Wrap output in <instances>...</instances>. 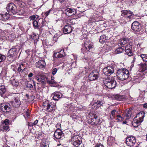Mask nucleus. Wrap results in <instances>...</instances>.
Masks as SVG:
<instances>
[{"mask_svg":"<svg viewBox=\"0 0 147 147\" xmlns=\"http://www.w3.org/2000/svg\"><path fill=\"white\" fill-rule=\"evenodd\" d=\"M108 38H109V37H100L99 41L101 43H104L106 42L107 40L108 39Z\"/></svg>","mask_w":147,"mask_h":147,"instance_id":"c9c22d12","label":"nucleus"},{"mask_svg":"<svg viewBox=\"0 0 147 147\" xmlns=\"http://www.w3.org/2000/svg\"><path fill=\"white\" fill-rule=\"evenodd\" d=\"M26 96H27V97H28L29 96V95H28V94H26Z\"/></svg>","mask_w":147,"mask_h":147,"instance_id":"338daca9","label":"nucleus"},{"mask_svg":"<svg viewBox=\"0 0 147 147\" xmlns=\"http://www.w3.org/2000/svg\"><path fill=\"white\" fill-rule=\"evenodd\" d=\"M72 31V29L71 26L69 25H65L63 29V32L65 34H68L71 33Z\"/></svg>","mask_w":147,"mask_h":147,"instance_id":"5701e85b","label":"nucleus"},{"mask_svg":"<svg viewBox=\"0 0 147 147\" xmlns=\"http://www.w3.org/2000/svg\"><path fill=\"white\" fill-rule=\"evenodd\" d=\"M42 147H49V145L47 143L43 142L42 144Z\"/></svg>","mask_w":147,"mask_h":147,"instance_id":"09e8293b","label":"nucleus"},{"mask_svg":"<svg viewBox=\"0 0 147 147\" xmlns=\"http://www.w3.org/2000/svg\"><path fill=\"white\" fill-rule=\"evenodd\" d=\"M51 80H54V77H53L51 76Z\"/></svg>","mask_w":147,"mask_h":147,"instance_id":"680f3d73","label":"nucleus"},{"mask_svg":"<svg viewBox=\"0 0 147 147\" xmlns=\"http://www.w3.org/2000/svg\"><path fill=\"white\" fill-rule=\"evenodd\" d=\"M65 0H59V1L61 3H62L63 2L65 1Z\"/></svg>","mask_w":147,"mask_h":147,"instance_id":"052dcab7","label":"nucleus"},{"mask_svg":"<svg viewBox=\"0 0 147 147\" xmlns=\"http://www.w3.org/2000/svg\"><path fill=\"white\" fill-rule=\"evenodd\" d=\"M6 9L8 12L11 14H14L18 13L17 7L13 3H11L8 4Z\"/></svg>","mask_w":147,"mask_h":147,"instance_id":"6e6552de","label":"nucleus"},{"mask_svg":"<svg viewBox=\"0 0 147 147\" xmlns=\"http://www.w3.org/2000/svg\"><path fill=\"white\" fill-rule=\"evenodd\" d=\"M43 105L44 109L49 112H52L56 108L55 104L50 103L48 100L44 102Z\"/></svg>","mask_w":147,"mask_h":147,"instance_id":"0eeeda50","label":"nucleus"},{"mask_svg":"<svg viewBox=\"0 0 147 147\" xmlns=\"http://www.w3.org/2000/svg\"><path fill=\"white\" fill-rule=\"evenodd\" d=\"M127 123V122L126 121H123V124H126Z\"/></svg>","mask_w":147,"mask_h":147,"instance_id":"0e129e2a","label":"nucleus"},{"mask_svg":"<svg viewBox=\"0 0 147 147\" xmlns=\"http://www.w3.org/2000/svg\"><path fill=\"white\" fill-rule=\"evenodd\" d=\"M6 91L5 88V86L2 85L0 86V95L2 96Z\"/></svg>","mask_w":147,"mask_h":147,"instance_id":"473e14b6","label":"nucleus"},{"mask_svg":"<svg viewBox=\"0 0 147 147\" xmlns=\"http://www.w3.org/2000/svg\"><path fill=\"white\" fill-rule=\"evenodd\" d=\"M36 18V16H35L33 15L31 16L30 17V20H32L34 21V20H35Z\"/></svg>","mask_w":147,"mask_h":147,"instance_id":"49530a36","label":"nucleus"},{"mask_svg":"<svg viewBox=\"0 0 147 147\" xmlns=\"http://www.w3.org/2000/svg\"><path fill=\"white\" fill-rule=\"evenodd\" d=\"M62 52V51H61L59 52L55 53L53 55V56L57 58L62 57L63 56V55L61 54V53Z\"/></svg>","mask_w":147,"mask_h":147,"instance_id":"2f4dec72","label":"nucleus"},{"mask_svg":"<svg viewBox=\"0 0 147 147\" xmlns=\"http://www.w3.org/2000/svg\"><path fill=\"white\" fill-rule=\"evenodd\" d=\"M28 86L30 88H33V86L30 84H28Z\"/></svg>","mask_w":147,"mask_h":147,"instance_id":"13d9d810","label":"nucleus"},{"mask_svg":"<svg viewBox=\"0 0 147 147\" xmlns=\"http://www.w3.org/2000/svg\"><path fill=\"white\" fill-rule=\"evenodd\" d=\"M32 24L34 29L37 28L39 27L38 22L36 20H34L32 22Z\"/></svg>","mask_w":147,"mask_h":147,"instance_id":"4c0bfd02","label":"nucleus"},{"mask_svg":"<svg viewBox=\"0 0 147 147\" xmlns=\"http://www.w3.org/2000/svg\"><path fill=\"white\" fill-rule=\"evenodd\" d=\"M125 53L129 56H133V59L132 62L134 63L136 61H138V59L140 58V55H134L132 51V46L129 44H128L125 47Z\"/></svg>","mask_w":147,"mask_h":147,"instance_id":"f03ea898","label":"nucleus"},{"mask_svg":"<svg viewBox=\"0 0 147 147\" xmlns=\"http://www.w3.org/2000/svg\"><path fill=\"white\" fill-rule=\"evenodd\" d=\"M36 79L38 82L41 83L43 86H45L46 80L47 79L45 76H37Z\"/></svg>","mask_w":147,"mask_h":147,"instance_id":"f3484780","label":"nucleus"},{"mask_svg":"<svg viewBox=\"0 0 147 147\" xmlns=\"http://www.w3.org/2000/svg\"><path fill=\"white\" fill-rule=\"evenodd\" d=\"M64 134L62 131L60 130H56L54 134V136L57 139L63 140L65 138Z\"/></svg>","mask_w":147,"mask_h":147,"instance_id":"4468645a","label":"nucleus"},{"mask_svg":"<svg viewBox=\"0 0 147 147\" xmlns=\"http://www.w3.org/2000/svg\"><path fill=\"white\" fill-rule=\"evenodd\" d=\"M43 22H44L43 21H42V24ZM44 26V25H43V24H42V25L41 26V27H43Z\"/></svg>","mask_w":147,"mask_h":147,"instance_id":"69168bd1","label":"nucleus"},{"mask_svg":"<svg viewBox=\"0 0 147 147\" xmlns=\"http://www.w3.org/2000/svg\"><path fill=\"white\" fill-rule=\"evenodd\" d=\"M104 83L105 86L109 89L115 88L116 85V81L115 78L112 77H109L106 79Z\"/></svg>","mask_w":147,"mask_h":147,"instance_id":"20e7f679","label":"nucleus"},{"mask_svg":"<svg viewBox=\"0 0 147 147\" xmlns=\"http://www.w3.org/2000/svg\"><path fill=\"white\" fill-rule=\"evenodd\" d=\"M5 57L3 55L0 54V62L2 61L5 59Z\"/></svg>","mask_w":147,"mask_h":147,"instance_id":"c03bdc74","label":"nucleus"},{"mask_svg":"<svg viewBox=\"0 0 147 147\" xmlns=\"http://www.w3.org/2000/svg\"><path fill=\"white\" fill-rule=\"evenodd\" d=\"M28 125L29 127H32L34 125L33 123L32 122H29L28 123Z\"/></svg>","mask_w":147,"mask_h":147,"instance_id":"603ef678","label":"nucleus"},{"mask_svg":"<svg viewBox=\"0 0 147 147\" xmlns=\"http://www.w3.org/2000/svg\"><path fill=\"white\" fill-rule=\"evenodd\" d=\"M47 82L48 83L51 84H56L57 83L55 80H48V79H46Z\"/></svg>","mask_w":147,"mask_h":147,"instance_id":"a19ab883","label":"nucleus"},{"mask_svg":"<svg viewBox=\"0 0 147 147\" xmlns=\"http://www.w3.org/2000/svg\"><path fill=\"white\" fill-rule=\"evenodd\" d=\"M129 74L128 70L125 68L121 69L117 71V76L118 79L123 81L127 79Z\"/></svg>","mask_w":147,"mask_h":147,"instance_id":"f257e3e1","label":"nucleus"},{"mask_svg":"<svg viewBox=\"0 0 147 147\" xmlns=\"http://www.w3.org/2000/svg\"><path fill=\"white\" fill-rule=\"evenodd\" d=\"M64 106L66 107L69 111H71L72 110V103H69V102H67L64 104Z\"/></svg>","mask_w":147,"mask_h":147,"instance_id":"c85d7f7f","label":"nucleus"},{"mask_svg":"<svg viewBox=\"0 0 147 147\" xmlns=\"http://www.w3.org/2000/svg\"><path fill=\"white\" fill-rule=\"evenodd\" d=\"M26 68L25 64L22 63L19 65L17 71L20 74H22V73L25 70Z\"/></svg>","mask_w":147,"mask_h":147,"instance_id":"b1692460","label":"nucleus"},{"mask_svg":"<svg viewBox=\"0 0 147 147\" xmlns=\"http://www.w3.org/2000/svg\"><path fill=\"white\" fill-rule=\"evenodd\" d=\"M119 111L116 110L115 109H114L111 111L110 117L112 119H114L115 117H117V115L119 114L120 112Z\"/></svg>","mask_w":147,"mask_h":147,"instance_id":"4be33fe9","label":"nucleus"},{"mask_svg":"<svg viewBox=\"0 0 147 147\" xmlns=\"http://www.w3.org/2000/svg\"><path fill=\"white\" fill-rule=\"evenodd\" d=\"M143 107L145 108H147V103L144 104L143 105Z\"/></svg>","mask_w":147,"mask_h":147,"instance_id":"4d7b16f0","label":"nucleus"},{"mask_svg":"<svg viewBox=\"0 0 147 147\" xmlns=\"http://www.w3.org/2000/svg\"><path fill=\"white\" fill-rule=\"evenodd\" d=\"M73 19H71L68 20L67 22V25H69V26L73 24H74V23H73Z\"/></svg>","mask_w":147,"mask_h":147,"instance_id":"79ce46f5","label":"nucleus"},{"mask_svg":"<svg viewBox=\"0 0 147 147\" xmlns=\"http://www.w3.org/2000/svg\"><path fill=\"white\" fill-rule=\"evenodd\" d=\"M140 123L141 122L139 120L134 118L132 123V124L134 127H137L140 125Z\"/></svg>","mask_w":147,"mask_h":147,"instance_id":"bb28decb","label":"nucleus"},{"mask_svg":"<svg viewBox=\"0 0 147 147\" xmlns=\"http://www.w3.org/2000/svg\"><path fill=\"white\" fill-rule=\"evenodd\" d=\"M115 99L118 100H123L125 99V98L124 96L120 95H117L115 96Z\"/></svg>","mask_w":147,"mask_h":147,"instance_id":"c756f323","label":"nucleus"},{"mask_svg":"<svg viewBox=\"0 0 147 147\" xmlns=\"http://www.w3.org/2000/svg\"><path fill=\"white\" fill-rule=\"evenodd\" d=\"M121 113L120 112L119 114L117 115V118L116 120L117 121H123L124 119V118L121 115H120Z\"/></svg>","mask_w":147,"mask_h":147,"instance_id":"72a5a7b5","label":"nucleus"},{"mask_svg":"<svg viewBox=\"0 0 147 147\" xmlns=\"http://www.w3.org/2000/svg\"><path fill=\"white\" fill-rule=\"evenodd\" d=\"M53 40H55V42H56L57 40V38L56 37H53Z\"/></svg>","mask_w":147,"mask_h":147,"instance_id":"bf43d9fd","label":"nucleus"},{"mask_svg":"<svg viewBox=\"0 0 147 147\" xmlns=\"http://www.w3.org/2000/svg\"><path fill=\"white\" fill-rule=\"evenodd\" d=\"M82 138L78 135H73L71 139V144L74 146L78 147L82 142Z\"/></svg>","mask_w":147,"mask_h":147,"instance_id":"423d86ee","label":"nucleus"},{"mask_svg":"<svg viewBox=\"0 0 147 147\" xmlns=\"http://www.w3.org/2000/svg\"><path fill=\"white\" fill-rule=\"evenodd\" d=\"M100 119L98 118L96 114H93L92 117L89 119L88 121L92 125H97L100 122Z\"/></svg>","mask_w":147,"mask_h":147,"instance_id":"f8f14e48","label":"nucleus"},{"mask_svg":"<svg viewBox=\"0 0 147 147\" xmlns=\"http://www.w3.org/2000/svg\"><path fill=\"white\" fill-rule=\"evenodd\" d=\"M131 28L135 32H139L141 30V26L139 22L135 21L131 24Z\"/></svg>","mask_w":147,"mask_h":147,"instance_id":"9d476101","label":"nucleus"},{"mask_svg":"<svg viewBox=\"0 0 147 147\" xmlns=\"http://www.w3.org/2000/svg\"><path fill=\"white\" fill-rule=\"evenodd\" d=\"M120 41L121 44L123 45L129 42V40L125 38L122 37L120 39Z\"/></svg>","mask_w":147,"mask_h":147,"instance_id":"7c9ffc66","label":"nucleus"},{"mask_svg":"<svg viewBox=\"0 0 147 147\" xmlns=\"http://www.w3.org/2000/svg\"><path fill=\"white\" fill-rule=\"evenodd\" d=\"M57 71V69L56 68H54L53 69L52 73L53 75L55 74Z\"/></svg>","mask_w":147,"mask_h":147,"instance_id":"a18cd8bd","label":"nucleus"},{"mask_svg":"<svg viewBox=\"0 0 147 147\" xmlns=\"http://www.w3.org/2000/svg\"><path fill=\"white\" fill-rule=\"evenodd\" d=\"M33 76V74L32 72L28 74V76L29 78H31Z\"/></svg>","mask_w":147,"mask_h":147,"instance_id":"3c124183","label":"nucleus"},{"mask_svg":"<svg viewBox=\"0 0 147 147\" xmlns=\"http://www.w3.org/2000/svg\"><path fill=\"white\" fill-rule=\"evenodd\" d=\"M22 48L21 45H17L13 47L9 51L7 55L9 57H13L16 56L18 53L20 51Z\"/></svg>","mask_w":147,"mask_h":147,"instance_id":"7ed1b4c3","label":"nucleus"},{"mask_svg":"<svg viewBox=\"0 0 147 147\" xmlns=\"http://www.w3.org/2000/svg\"><path fill=\"white\" fill-rule=\"evenodd\" d=\"M124 50L122 47H119L115 51V53L117 54L120 53L122 52Z\"/></svg>","mask_w":147,"mask_h":147,"instance_id":"58836bf2","label":"nucleus"},{"mask_svg":"<svg viewBox=\"0 0 147 147\" xmlns=\"http://www.w3.org/2000/svg\"><path fill=\"white\" fill-rule=\"evenodd\" d=\"M140 57L144 61L147 62V55L142 54L140 55Z\"/></svg>","mask_w":147,"mask_h":147,"instance_id":"f704fd0d","label":"nucleus"},{"mask_svg":"<svg viewBox=\"0 0 147 147\" xmlns=\"http://www.w3.org/2000/svg\"><path fill=\"white\" fill-rule=\"evenodd\" d=\"M53 98L55 101H57L62 97V95L61 93L59 92H55L52 94Z\"/></svg>","mask_w":147,"mask_h":147,"instance_id":"412c9836","label":"nucleus"},{"mask_svg":"<svg viewBox=\"0 0 147 147\" xmlns=\"http://www.w3.org/2000/svg\"><path fill=\"white\" fill-rule=\"evenodd\" d=\"M1 110L4 112H7L10 111L11 108L9 104L3 103L2 104L1 106Z\"/></svg>","mask_w":147,"mask_h":147,"instance_id":"2eb2a0df","label":"nucleus"},{"mask_svg":"<svg viewBox=\"0 0 147 147\" xmlns=\"http://www.w3.org/2000/svg\"><path fill=\"white\" fill-rule=\"evenodd\" d=\"M114 71V68L113 66H108L104 68L103 70L104 74L106 76H110Z\"/></svg>","mask_w":147,"mask_h":147,"instance_id":"1a4fd4ad","label":"nucleus"},{"mask_svg":"<svg viewBox=\"0 0 147 147\" xmlns=\"http://www.w3.org/2000/svg\"><path fill=\"white\" fill-rule=\"evenodd\" d=\"M51 10H50L49 11H47V12H45V15L46 16H48L50 13Z\"/></svg>","mask_w":147,"mask_h":147,"instance_id":"8fccbe9b","label":"nucleus"},{"mask_svg":"<svg viewBox=\"0 0 147 147\" xmlns=\"http://www.w3.org/2000/svg\"><path fill=\"white\" fill-rule=\"evenodd\" d=\"M95 147H104L103 146L102 144H100L99 145H97Z\"/></svg>","mask_w":147,"mask_h":147,"instance_id":"6e6d98bb","label":"nucleus"},{"mask_svg":"<svg viewBox=\"0 0 147 147\" xmlns=\"http://www.w3.org/2000/svg\"><path fill=\"white\" fill-rule=\"evenodd\" d=\"M129 113V111H128V114L126 116V117L127 116V118H126V119H129V115H128Z\"/></svg>","mask_w":147,"mask_h":147,"instance_id":"5fc2aeb1","label":"nucleus"},{"mask_svg":"<svg viewBox=\"0 0 147 147\" xmlns=\"http://www.w3.org/2000/svg\"><path fill=\"white\" fill-rule=\"evenodd\" d=\"M9 14L7 13L0 14V20L3 21H6L9 18Z\"/></svg>","mask_w":147,"mask_h":147,"instance_id":"a878e982","label":"nucleus"},{"mask_svg":"<svg viewBox=\"0 0 147 147\" xmlns=\"http://www.w3.org/2000/svg\"><path fill=\"white\" fill-rule=\"evenodd\" d=\"M10 83L15 87H17L19 84V83L18 80L14 79H13L11 80Z\"/></svg>","mask_w":147,"mask_h":147,"instance_id":"cd10ccee","label":"nucleus"},{"mask_svg":"<svg viewBox=\"0 0 147 147\" xmlns=\"http://www.w3.org/2000/svg\"><path fill=\"white\" fill-rule=\"evenodd\" d=\"M38 122V120L37 119L36 120L34 121V123H33V124L34 125H36Z\"/></svg>","mask_w":147,"mask_h":147,"instance_id":"864d4df0","label":"nucleus"},{"mask_svg":"<svg viewBox=\"0 0 147 147\" xmlns=\"http://www.w3.org/2000/svg\"><path fill=\"white\" fill-rule=\"evenodd\" d=\"M76 10L74 9L67 8L65 10L66 15L68 16H71L76 13Z\"/></svg>","mask_w":147,"mask_h":147,"instance_id":"dca6fc26","label":"nucleus"},{"mask_svg":"<svg viewBox=\"0 0 147 147\" xmlns=\"http://www.w3.org/2000/svg\"><path fill=\"white\" fill-rule=\"evenodd\" d=\"M94 73L93 72H92L90 73L89 76L88 78L89 80L90 81H93L97 79L99 77L98 74H97L95 72Z\"/></svg>","mask_w":147,"mask_h":147,"instance_id":"6ab92c4d","label":"nucleus"},{"mask_svg":"<svg viewBox=\"0 0 147 147\" xmlns=\"http://www.w3.org/2000/svg\"><path fill=\"white\" fill-rule=\"evenodd\" d=\"M85 47L87 51L89 52H91L93 50L94 47L91 43L89 41H86L84 42Z\"/></svg>","mask_w":147,"mask_h":147,"instance_id":"a211bd4d","label":"nucleus"},{"mask_svg":"<svg viewBox=\"0 0 147 147\" xmlns=\"http://www.w3.org/2000/svg\"><path fill=\"white\" fill-rule=\"evenodd\" d=\"M141 69L143 71H144L146 69V65L145 64H142L141 65Z\"/></svg>","mask_w":147,"mask_h":147,"instance_id":"37998d69","label":"nucleus"},{"mask_svg":"<svg viewBox=\"0 0 147 147\" xmlns=\"http://www.w3.org/2000/svg\"><path fill=\"white\" fill-rule=\"evenodd\" d=\"M146 140L147 141V134L146 135Z\"/></svg>","mask_w":147,"mask_h":147,"instance_id":"774afa93","label":"nucleus"},{"mask_svg":"<svg viewBox=\"0 0 147 147\" xmlns=\"http://www.w3.org/2000/svg\"><path fill=\"white\" fill-rule=\"evenodd\" d=\"M103 104V102L102 101L98 100L92 105V108L96 109L102 106Z\"/></svg>","mask_w":147,"mask_h":147,"instance_id":"393cba45","label":"nucleus"},{"mask_svg":"<svg viewBox=\"0 0 147 147\" xmlns=\"http://www.w3.org/2000/svg\"><path fill=\"white\" fill-rule=\"evenodd\" d=\"M9 127L8 125L3 126V131L6 132L9 131Z\"/></svg>","mask_w":147,"mask_h":147,"instance_id":"ea45409f","label":"nucleus"},{"mask_svg":"<svg viewBox=\"0 0 147 147\" xmlns=\"http://www.w3.org/2000/svg\"><path fill=\"white\" fill-rule=\"evenodd\" d=\"M86 40H88L87 38H86V37H84L83 38V40L84 41H85Z\"/></svg>","mask_w":147,"mask_h":147,"instance_id":"e2e57ef3","label":"nucleus"},{"mask_svg":"<svg viewBox=\"0 0 147 147\" xmlns=\"http://www.w3.org/2000/svg\"><path fill=\"white\" fill-rule=\"evenodd\" d=\"M20 95L19 94H15L13 95V100L11 101V103L12 106L15 108H18L21 104V101L20 100Z\"/></svg>","mask_w":147,"mask_h":147,"instance_id":"39448f33","label":"nucleus"},{"mask_svg":"<svg viewBox=\"0 0 147 147\" xmlns=\"http://www.w3.org/2000/svg\"><path fill=\"white\" fill-rule=\"evenodd\" d=\"M36 67L40 69L45 68L46 66V63L43 60H40L36 62L35 64Z\"/></svg>","mask_w":147,"mask_h":147,"instance_id":"aec40b11","label":"nucleus"},{"mask_svg":"<svg viewBox=\"0 0 147 147\" xmlns=\"http://www.w3.org/2000/svg\"><path fill=\"white\" fill-rule=\"evenodd\" d=\"M121 16L125 17L126 18L131 19L133 17L134 14L133 12L129 10H123L121 11Z\"/></svg>","mask_w":147,"mask_h":147,"instance_id":"ddd939ff","label":"nucleus"},{"mask_svg":"<svg viewBox=\"0 0 147 147\" xmlns=\"http://www.w3.org/2000/svg\"><path fill=\"white\" fill-rule=\"evenodd\" d=\"M136 142V139L134 136L129 137L126 138V143L128 146H133Z\"/></svg>","mask_w":147,"mask_h":147,"instance_id":"9b49d317","label":"nucleus"},{"mask_svg":"<svg viewBox=\"0 0 147 147\" xmlns=\"http://www.w3.org/2000/svg\"><path fill=\"white\" fill-rule=\"evenodd\" d=\"M5 38L7 40L12 42H13L14 40V37H1L0 39L1 40H3Z\"/></svg>","mask_w":147,"mask_h":147,"instance_id":"e433bc0d","label":"nucleus"},{"mask_svg":"<svg viewBox=\"0 0 147 147\" xmlns=\"http://www.w3.org/2000/svg\"><path fill=\"white\" fill-rule=\"evenodd\" d=\"M9 121L7 119H5L4 121V123L5 125H7L9 123Z\"/></svg>","mask_w":147,"mask_h":147,"instance_id":"de8ad7c7","label":"nucleus"}]
</instances>
